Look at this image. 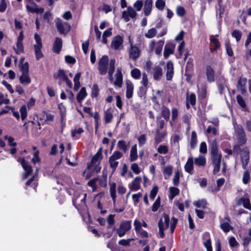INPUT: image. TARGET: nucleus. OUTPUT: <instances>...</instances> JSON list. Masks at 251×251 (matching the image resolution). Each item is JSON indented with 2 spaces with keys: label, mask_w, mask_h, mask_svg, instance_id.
I'll return each mask as SVG.
<instances>
[{
  "label": "nucleus",
  "mask_w": 251,
  "mask_h": 251,
  "mask_svg": "<svg viewBox=\"0 0 251 251\" xmlns=\"http://www.w3.org/2000/svg\"><path fill=\"white\" fill-rule=\"evenodd\" d=\"M168 147L166 145H160L157 148V152L159 153L165 154L168 152Z\"/></svg>",
  "instance_id": "nucleus-59"
},
{
  "label": "nucleus",
  "mask_w": 251,
  "mask_h": 251,
  "mask_svg": "<svg viewBox=\"0 0 251 251\" xmlns=\"http://www.w3.org/2000/svg\"><path fill=\"white\" fill-rule=\"evenodd\" d=\"M138 158L137 145L135 144L132 146L130 152V161H134Z\"/></svg>",
  "instance_id": "nucleus-39"
},
{
  "label": "nucleus",
  "mask_w": 251,
  "mask_h": 251,
  "mask_svg": "<svg viewBox=\"0 0 251 251\" xmlns=\"http://www.w3.org/2000/svg\"><path fill=\"white\" fill-rule=\"evenodd\" d=\"M233 151L237 153L241 152L242 166L243 168L245 169L250 160L249 150L248 148L245 147L241 150L239 145H235L233 147Z\"/></svg>",
  "instance_id": "nucleus-3"
},
{
  "label": "nucleus",
  "mask_w": 251,
  "mask_h": 251,
  "mask_svg": "<svg viewBox=\"0 0 251 251\" xmlns=\"http://www.w3.org/2000/svg\"><path fill=\"white\" fill-rule=\"evenodd\" d=\"M19 81L24 86H27L31 83V80L28 74H25L20 76Z\"/></svg>",
  "instance_id": "nucleus-37"
},
{
  "label": "nucleus",
  "mask_w": 251,
  "mask_h": 251,
  "mask_svg": "<svg viewBox=\"0 0 251 251\" xmlns=\"http://www.w3.org/2000/svg\"><path fill=\"white\" fill-rule=\"evenodd\" d=\"M173 167L172 165H168L163 169V175L165 179H167L173 174Z\"/></svg>",
  "instance_id": "nucleus-41"
},
{
  "label": "nucleus",
  "mask_w": 251,
  "mask_h": 251,
  "mask_svg": "<svg viewBox=\"0 0 251 251\" xmlns=\"http://www.w3.org/2000/svg\"><path fill=\"white\" fill-rule=\"evenodd\" d=\"M99 88L97 84H94L92 88L91 96L92 97H97L99 95Z\"/></svg>",
  "instance_id": "nucleus-64"
},
{
  "label": "nucleus",
  "mask_w": 251,
  "mask_h": 251,
  "mask_svg": "<svg viewBox=\"0 0 251 251\" xmlns=\"http://www.w3.org/2000/svg\"><path fill=\"white\" fill-rule=\"evenodd\" d=\"M167 134V133L166 130L160 131L159 129H157L154 137L155 144L158 145L162 142Z\"/></svg>",
  "instance_id": "nucleus-20"
},
{
  "label": "nucleus",
  "mask_w": 251,
  "mask_h": 251,
  "mask_svg": "<svg viewBox=\"0 0 251 251\" xmlns=\"http://www.w3.org/2000/svg\"><path fill=\"white\" fill-rule=\"evenodd\" d=\"M115 64L116 60L115 59H112L110 60L108 73L109 79L111 82H112L113 80V74L115 70Z\"/></svg>",
  "instance_id": "nucleus-29"
},
{
  "label": "nucleus",
  "mask_w": 251,
  "mask_h": 251,
  "mask_svg": "<svg viewBox=\"0 0 251 251\" xmlns=\"http://www.w3.org/2000/svg\"><path fill=\"white\" fill-rule=\"evenodd\" d=\"M161 115L166 121H168L170 118V111L168 108L163 106L161 109Z\"/></svg>",
  "instance_id": "nucleus-48"
},
{
  "label": "nucleus",
  "mask_w": 251,
  "mask_h": 251,
  "mask_svg": "<svg viewBox=\"0 0 251 251\" xmlns=\"http://www.w3.org/2000/svg\"><path fill=\"white\" fill-rule=\"evenodd\" d=\"M236 136L237 137V139L238 140V143L240 145H243L246 142L247 139L246 134H241Z\"/></svg>",
  "instance_id": "nucleus-63"
},
{
  "label": "nucleus",
  "mask_w": 251,
  "mask_h": 251,
  "mask_svg": "<svg viewBox=\"0 0 251 251\" xmlns=\"http://www.w3.org/2000/svg\"><path fill=\"white\" fill-rule=\"evenodd\" d=\"M117 146L120 150H122L125 153L128 150V144L124 140H119L118 142Z\"/></svg>",
  "instance_id": "nucleus-44"
},
{
  "label": "nucleus",
  "mask_w": 251,
  "mask_h": 251,
  "mask_svg": "<svg viewBox=\"0 0 251 251\" xmlns=\"http://www.w3.org/2000/svg\"><path fill=\"white\" fill-rule=\"evenodd\" d=\"M28 108L26 105H22L20 108V112L21 114V118L22 121H24L27 117Z\"/></svg>",
  "instance_id": "nucleus-46"
},
{
  "label": "nucleus",
  "mask_w": 251,
  "mask_h": 251,
  "mask_svg": "<svg viewBox=\"0 0 251 251\" xmlns=\"http://www.w3.org/2000/svg\"><path fill=\"white\" fill-rule=\"evenodd\" d=\"M29 3L30 4L26 5V9L28 12L37 14H42L44 12V9L43 8H38L37 5L33 1Z\"/></svg>",
  "instance_id": "nucleus-17"
},
{
  "label": "nucleus",
  "mask_w": 251,
  "mask_h": 251,
  "mask_svg": "<svg viewBox=\"0 0 251 251\" xmlns=\"http://www.w3.org/2000/svg\"><path fill=\"white\" fill-rule=\"evenodd\" d=\"M126 97L129 99L132 97L134 85L131 81L127 80L126 83Z\"/></svg>",
  "instance_id": "nucleus-27"
},
{
  "label": "nucleus",
  "mask_w": 251,
  "mask_h": 251,
  "mask_svg": "<svg viewBox=\"0 0 251 251\" xmlns=\"http://www.w3.org/2000/svg\"><path fill=\"white\" fill-rule=\"evenodd\" d=\"M87 94L85 87H82L76 96V100L79 103H81L82 101L87 96Z\"/></svg>",
  "instance_id": "nucleus-40"
},
{
  "label": "nucleus",
  "mask_w": 251,
  "mask_h": 251,
  "mask_svg": "<svg viewBox=\"0 0 251 251\" xmlns=\"http://www.w3.org/2000/svg\"><path fill=\"white\" fill-rule=\"evenodd\" d=\"M197 133L195 131L192 132L191 137L189 139V144L191 148L194 149L197 144Z\"/></svg>",
  "instance_id": "nucleus-42"
},
{
  "label": "nucleus",
  "mask_w": 251,
  "mask_h": 251,
  "mask_svg": "<svg viewBox=\"0 0 251 251\" xmlns=\"http://www.w3.org/2000/svg\"><path fill=\"white\" fill-rule=\"evenodd\" d=\"M210 157L212 165L214 167L213 174H216L220 170L222 155L219 151L218 147L216 141H214L211 145Z\"/></svg>",
  "instance_id": "nucleus-1"
},
{
  "label": "nucleus",
  "mask_w": 251,
  "mask_h": 251,
  "mask_svg": "<svg viewBox=\"0 0 251 251\" xmlns=\"http://www.w3.org/2000/svg\"><path fill=\"white\" fill-rule=\"evenodd\" d=\"M30 123H31L32 125L33 129H41L40 124H35L33 122H28V123H25L23 125V127L25 128L26 132H28V124Z\"/></svg>",
  "instance_id": "nucleus-54"
},
{
  "label": "nucleus",
  "mask_w": 251,
  "mask_h": 251,
  "mask_svg": "<svg viewBox=\"0 0 251 251\" xmlns=\"http://www.w3.org/2000/svg\"><path fill=\"white\" fill-rule=\"evenodd\" d=\"M56 25L60 34H66L70 29V26L69 24L67 22H62L59 19L57 20Z\"/></svg>",
  "instance_id": "nucleus-11"
},
{
  "label": "nucleus",
  "mask_w": 251,
  "mask_h": 251,
  "mask_svg": "<svg viewBox=\"0 0 251 251\" xmlns=\"http://www.w3.org/2000/svg\"><path fill=\"white\" fill-rule=\"evenodd\" d=\"M24 32L21 30L20 32L16 41L17 49H15L17 54H20L24 52V46L23 44V41L24 40Z\"/></svg>",
  "instance_id": "nucleus-16"
},
{
  "label": "nucleus",
  "mask_w": 251,
  "mask_h": 251,
  "mask_svg": "<svg viewBox=\"0 0 251 251\" xmlns=\"http://www.w3.org/2000/svg\"><path fill=\"white\" fill-rule=\"evenodd\" d=\"M194 160L192 157H189L184 166L185 171L190 174H193L194 169Z\"/></svg>",
  "instance_id": "nucleus-28"
},
{
  "label": "nucleus",
  "mask_w": 251,
  "mask_h": 251,
  "mask_svg": "<svg viewBox=\"0 0 251 251\" xmlns=\"http://www.w3.org/2000/svg\"><path fill=\"white\" fill-rule=\"evenodd\" d=\"M81 77V73H76L75 77L74 78V89L75 91H77L80 87V83L79 82V79Z\"/></svg>",
  "instance_id": "nucleus-43"
},
{
  "label": "nucleus",
  "mask_w": 251,
  "mask_h": 251,
  "mask_svg": "<svg viewBox=\"0 0 251 251\" xmlns=\"http://www.w3.org/2000/svg\"><path fill=\"white\" fill-rule=\"evenodd\" d=\"M155 5L157 9L163 10L166 5L165 0H157Z\"/></svg>",
  "instance_id": "nucleus-55"
},
{
  "label": "nucleus",
  "mask_w": 251,
  "mask_h": 251,
  "mask_svg": "<svg viewBox=\"0 0 251 251\" xmlns=\"http://www.w3.org/2000/svg\"><path fill=\"white\" fill-rule=\"evenodd\" d=\"M123 39L120 35H117L113 38L111 47L114 50H120L123 48Z\"/></svg>",
  "instance_id": "nucleus-14"
},
{
  "label": "nucleus",
  "mask_w": 251,
  "mask_h": 251,
  "mask_svg": "<svg viewBox=\"0 0 251 251\" xmlns=\"http://www.w3.org/2000/svg\"><path fill=\"white\" fill-rule=\"evenodd\" d=\"M34 39L36 42V44L34 45L35 57L37 60H39L43 57V54L41 51V49L42 48L41 39L37 33H35L34 34Z\"/></svg>",
  "instance_id": "nucleus-7"
},
{
  "label": "nucleus",
  "mask_w": 251,
  "mask_h": 251,
  "mask_svg": "<svg viewBox=\"0 0 251 251\" xmlns=\"http://www.w3.org/2000/svg\"><path fill=\"white\" fill-rule=\"evenodd\" d=\"M166 67V79L170 80L174 75V64L171 61H169L167 63Z\"/></svg>",
  "instance_id": "nucleus-26"
},
{
  "label": "nucleus",
  "mask_w": 251,
  "mask_h": 251,
  "mask_svg": "<svg viewBox=\"0 0 251 251\" xmlns=\"http://www.w3.org/2000/svg\"><path fill=\"white\" fill-rule=\"evenodd\" d=\"M102 158V148L100 147L97 153L92 157L90 162L88 163L87 168L97 173L99 172L101 170L100 164Z\"/></svg>",
  "instance_id": "nucleus-2"
},
{
  "label": "nucleus",
  "mask_w": 251,
  "mask_h": 251,
  "mask_svg": "<svg viewBox=\"0 0 251 251\" xmlns=\"http://www.w3.org/2000/svg\"><path fill=\"white\" fill-rule=\"evenodd\" d=\"M157 31L155 28H152L148 30L147 33L145 34V36L147 38H152L156 35Z\"/></svg>",
  "instance_id": "nucleus-52"
},
{
  "label": "nucleus",
  "mask_w": 251,
  "mask_h": 251,
  "mask_svg": "<svg viewBox=\"0 0 251 251\" xmlns=\"http://www.w3.org/2000/svg\"><path fill=\"white\" fill-rule=\"evenodd\" d=\"M206 163V159L205 156L200 155L194 159L195 164L199 167H204Z\"/></svg>",
  "instance_id": "nucleus-36"
},
{
  "label": "nucleus",
  "mask_w": 251,
  "mask_h": 251,
  "mask_svg": "<svg viewBox=\"0 0 251 251\" xmlns=\"http://www.w3.org/2000/svg\"><path fill=\"white\" fill-rule=\"evenodd\" d=\"M170 195L169 198L170 200H172L179 193V190L175 187H171L169 188Z\"/></svg>",
  "instance_id": "nucleus-47"
},
{
  "label": "nucleus",
  "mask_w": 251,
  "mask_h": 251,
  "mask_svg": "<svg viewBox=\"0 0 251 251\" xmlns=\"http://www.w3.org/2000/svg\"><path fill=\"white\" fill-rule=\"evenodd\" d=\"M210 50L214 51L217 50L220 47V43L217 38L213 36L210 37Z\"/></svg>",
  "instance_id": "nucleus-33"
},
{
  "label": "nucleus",
  "mask_w": 251,
  "mask_h": 251,
  "mask_svg": "<svg viewBox=\"0 0 251 251\" xmlns=\"http://www.w3.org/2000/svg\"><path fill=\"white\" fill-rule=\"evenodd\" d=\"M195 212L197 216L200 219H203L205 213H208L209 210H205L203 209H196Z\"/></svg>",
  "instance_id": "nucleus-57"
},
{
  "label": "nucleus",
  "mask_w": 251,
  "mask_h": 251,
  "mask_svg": "<svg viewBox=\"0 0 251 251\" xmlns=\"http://www.w3.org/2000/svg\"><path fill=\"white\" fill-rule=\"evenodd\" d=\"M109 192L110 196L113 201L115 210L117 212H122L125 209V207L124 206H122L120 208H118L117 207V205L116 204V199L117 198L116 184L115 182L109 183Z\"/></svg>",
  "instance_id": "nucleus-5"
},
{
  "label": "nucleus",
  "mask_w": 251,
  "mask_h": 251,
  "mask_svg": "<svg viewBox=\"0 0 251 251\" xmlns=\"http://www.w3.org/2000/svg\"><path fill=\"white\" fill-rule=\"evenodd\" d=\"M129 47L127 49L128 58L132 61H136L140 56L141 50L139 47L135 45L133 41L129 37Z\"/></svg>",
  "instance_id": "nucleus-4"
},
{
  "label": "nucleus",
  "mask_w": 251,
  "mask_h": 251,
  "mask_svg": "<svg viewBox=\"0 0 251 251\" xmlns=\"http://www.w3.org/2000/svg\"><path fill=\"white\" fill-rule=\"evenodd\" d=\"M164 45V41L161 40L156 43L154 40L152 41L150 44V48L151 50L155 49V52L156 54L160 55L161 53L163 47Z\"/></svg>",
  "instance_id": "nucleus-13"
},
{
  "label": "nucleus",
  "mask_w": 251,
  "mask_h": 251,
  "mask_svg": "<svg viewBox=\"0 0 251 251\" xmlns=\"http://www.w3.org/2000/svg\"><path fill=\"white\" fill-rule=\"evenodd\" d=\"M175 45L172 43L167 44L164 48V57L167 59L170 54L174 53Z\"/></svg>",
  "instance_id": "nucleus-24"
},
{
  "label": "nucleus",
  "mask_w": 251,
  "mask_h": 251,
  "mask_svg": "<svg viewBox=\"0 0 251 251\" xmlns=\"http://www.w3.org/2000/svg\"><path fill=\"white\" fill-rule=\"evenodd\" d=\"M230 220L228 218L225 217L223 221L221 222L220 227L225 232H228L232 229V226L229 224Z\"/></svg>",
  "instance_id": "nucleus-31"
},
{
  "label": "nucleus",
  "mask_w": 251,
  "mask_h": 251,
  "mask_svg": "<svg viewBox=\"0 0 251 251\" xmlns=\"http://www.w3.org/2000/svg\"><path fill=\"white\" fill-rule=\"evenodd\" d=\"M130 74L131 76L135 79H139L141 77V73L138 69H133L131 71Z\"/></svg>",
  "instance_id": "nucleus-51"
},
{
  "label": "nucleus",
  "mask_w": 251,
  "mask_h": 251,
  "mask_svg": "<svg viewBox=\"0 0 251 251\" xmlns=\"http://www.w3.org/2000/svg\"><path fill=\"white\" fill-rule=\"evenodd\" d=\"M233 125L236 136L245 134V131L241 125L234 123Z\"/></svg>",
  "instance_id": "nucleus-49"
},
{
  "label": "nucleus",
  "mask_w": 251,
  "mask_h": 251,
  "mask_svg": "<svg viewBox=\"0 0 251 251\" xmlns=\"http://www.w3.org/2000/svg\"><path fill=\"white\" fill-rule=\"evenodd\" d=\"M179 178H180V173L179 171H176L175 173V176L173 178V184L177 186L179 183Z\"/></svg>",
  "instance_id": "nucleus-60"
},
{
  "label": "nucleus",
  "mask_w": 251,
  "mask_h": 251,
  "mask_svg": "<svg viewBox=\"0 0 251 251\" xmlns=\"http://www.w3.org/2000/svg\"><path fill=\"white\" fill-rule=\"evenodd\" d=\"M247 82V79L245 78H240L238 81L237 87L240 88L241 90L244 89V86H245Z\"/></svg>",
  "instance_id": "nucleus-61"
},
{
  "label": "nucleus",
  "mask_w": 251,
  "mask_h": 251,
  "mask_svg": "<svg viewBox=\"0 0 251 251\" xmlns=\"http://www.w3.org/2000/svg\"><path fill=\"white\" fill-rule=\"evenodd\" d=\"M194 205L198 208H201L205 210H209L207 207V202L204 199L200 200L194 202Z\"/></svg>",
  "instance_id": "nucleus-34"
},
{
  "label": "nucleus",
  "mask_w": 251,
  "mask_h": 251,
  "mask_svg": "<svg viewBox=\"0 0 251 251\" xmlns=\"http://www.w3.org/2000/svg\"><path fill=\"white\" fill-rule=\"evenodd\" d=\"M171 113V120L172 122H175L178 117V112L177 108L176 107H173L172 108Z\"/></svg>",
  "instance_id": "nucleus-58"
},
{
  "label": "nucleus",
  "mask_w": 251,
  "mask_h": 251,
  "mask_svg": "<svg viewBox=\"0 0 251 251\" xmlns=\"http://www.w3.org/2000/svg\"><path fill=\"white\" fill-rule=\"evenodd\" d=\"M206 76L208 81L210 82L214 81V72L213 69L209 66L206 67Z\"/></svg>",
  "instance_id": "nucleus-38"
},
{
  "label": "nucleus",
  "mask_w": 251,
  "mask_h": 251,
  "mask_svg": "<svg viewBox=\"0 0 251 251\" xmlns=\"http://www.w3.org/2000/svg\"><path fill=\"white\" fill-rule=\"evenodd\" d=\"M232 36L236 39L237 42L240 40L242 37V33L238 30H234L231 33Z\"/></svg>",
  "instance_id": "nucleus-62"
},
{
  "label": "nucleus",
  "mask_w": 251,
  "mask_h": 251,
  "mask_svg": "<svg viewBox=\"0 0 251 251\" xmlns=\"http://www.w3.org/2000/svg\"><path fill=\"white\" fill-rule=\"evenodd\" d=\"M123 153L119 151H115L112 155L109 157V163L110 168L114 172L118 167L119 162L117 160L120 159L123 156Z\"/></svg>",
  "instance_id": "nucleus-8"
},
{
  "label": "nucleus",
  "mask_w": 251,
  "mask_h": 251,
  "mask_svg": "<svg viewBox=\"0 0 251 251\" xmlns=\"http://www.w3.org/2000/svg\"><path fill=\"white\" fill-rule=\"evenodd\" d=\"M62 47V41L60 38L56 37L53 45V51L56 53H59Z\"/></svg>",
  "instance_id": "nucleus-32"
},
{
  "label": "nucleus",
  "mask_w": 251,
  "mask_h": 251,
  "mask_svg": "<svg viewBox=\"0 0 251 251\" xmlns=\"http://www.w3.org/2000/svg\"><path fill=\"white\" fill-rule=\"evenodd\" d=\"M134 228L137 236L144 238L148 237V233L146 230L141 228L140 223L136 222Z\"/></svg>",
  "instance_id": "nucleus-21"
},
{
  "label": "nucleus",
  "mask_w": 251,
  "mask_h": 251,
  "mask_svg": "<svg viewBox=\"0 0 251 251\" xmlns=\"http://www.w3.org/2000/svg\"><path fill=\"white\" fill-rule=\"evenodd\" d=\"M108 57L106 55L102 56L99 61L98 70L100 74L105 75L107 72Z\"/></svg>",
  "instance_id": "nucleus-9"
},
{
  "label": "nucleus",
  "mask_w": 251,
  "mask_h": 251,
  "mask_svg": "<svg viewBox=\"0 0 251 251\" xmlns=\"http://www.w3.org/2000/svg\"><path fill=\"white\" fill-rule=\"evenodd\" d=\"M152 74L155 80H159L163 75V70L159 66H155L152 68Z\"/></svg>",
  "instance_id": "nucleus-22"
},
{
  "label": "nucleus",
  "mask_w": 251,
  "mask_h": 251,
  "mask_svg": "<svg viewBox=\"0 0 251 251\" xmlns=\"http://www.w3.org/2000/svg\"><path fill=\"white\" fill-rule=\"evenodd\" d=\"M170 223V217L167 214L163 215V219H161L158 222V227H162L163 229L165 230L168 228Z\"/></svg>",
  "instance_id": "nucleus-25"
},
{
  "label": "nucleus",
  "mask_w": 251,
  "mask_h": 251,
  "mask_svg": "<svg viewBox=\"0 0 251 251\" xmlns=\"http://www.w3.org/2000/svg\"><path fill=\"white\" fill-rule=\"evenodd\" d=\"M17 161L20 162L23 169L25 171V173L23 175V179H26L28 176H29L32 172V168L25 161V159L24 158H19L17 159Z\"/></svg>",
  "instance_id": "nucleus-12"
},
{
  "label": "nucleus",
  "mask_w": 251,
  "mask_h": 251,
  "mask_svg": "<svg viewBox=\"0 0 251 251\" xmlns=\"http://www.w3.org/2000/svg\"><path fill=\"white\" fill-rule=\"evenodd\" d=\"M237 204L238 205H243L245 208L251 210V204L250 203V200L248 197L244 196L239 199L237 201Z\"/></svg>",
  "instance_id": "nucleus-23"
},
{
  "label": "nucleus",
  "mask_w": 251,
  "mask_h": 251,
  "mask_svg": "<svg viewBox=\"0 0 251 251\" xmlns=\"http://www.w3.org/2000/svg\"><path fill=\"white\" fill-rule=\"evenodd\" d=\"M142 179L140 177H136L133 180L128 184V188L131 191H136L141 188V182Z\"/></svg>",
  "instance_id": "nucleus-19"
},
{
  "label": "nucleus",
  "mask_w": 251,
  "mask_h": 251,
  "mask_svg": "<svg viewBox=\"0 0 251 251\" xmlns=\"http://www.w3.org/2000/svg\"><path fill=\"white\" fill-rule=\"evenodd\" d=\"M131 228V221H123L119 227L116 229L117 233L120 237H123Z\"/></svg>",
  "instance_id": "nucleus-6"
},
{
  "label": "nucleus",
  "mask_w": 251,
  "mask_h": 251,
  "mask_svg": "<svg viewBox=\"0 0 251 251\" xmlns=\"http://www.w3.org/2000/svg\"><path fill=\"white\" fill-rule=\"evenodd\" d=\"M19 68L22 74L29 73V66L27 62H25L23 64H19Z\"/></svg>",
  "instance_id": "nucleus-53"
},
{
  "label": "nucleus",
  "mask_w": 251,
  "mask_h": 251,
  "mask_svg": "<svg viewBox=\"0 0 251 251\" xmlns=\"http://www.w3.org/2000/svg\"><path fill=\"white\" fill-rule=\"evenodd\" d=\"M196 100V97L194 94H191L190 95L187 96L186 101L189 102L191 105H195Z\"/></svg>",
  "instance_id": "nucleus-56"
},
{
  "label": "nucleus",
  "mask_w": 251,
  "mask_h": 251,
  "mask_svg": "<svg viewBox=\"0 0 251 251\" xmlns=\"http://www.w3.org/2000/svg\"><path fill=\"white\" fill-rule=\"evenodd\" d=\"M113 116L111 109H108L104 111V120L106 124L111 122Z\"/></svg>",
  "instance_id": "nucleus-45"
},
{
  "label": "nucleus",
  "mask_w": 251,
  "mask_h": 251,
  "mask_svg": "<svg viewBox=\"0 0 251 251\" xmlns=\"http://www.w3.org/2000/svg\"><path fill=\"white\" fill-rule=\"evenodd\" d=\"M86 196V193L80 194L75 199L73 200V204L77 209H79V207L76 205L79 206L80 207L85 205Z\"/></svg>",
  "instance_id": "nucleus-18"
},
{
  "label": "nucleus",
  "mask_w": 251,
  "mask_h": 251,
  "mask_svg": "<svg viewBox=\"0 0 251 251\" xmlns=\"http://www.w3.org/2000/svg\"><path fill=\"white\" fill-rule=\"evenodd\" d=\"M112 35V29L109 28L104 31L102 35V42L106 44L107 43V37H110Z\"/></svg>",
  "instance_id": "nucleus-50"
},
{
  "label": "nucleus",
  "mask_w": 251,
  "mask_h": 251,
  "mask_svg": "<svg viewBox=\"0 0 251 251\" xmlns=\"http://www.w3.org/2000/svg\"><path fill=\"white\" fill-rule=\"evenodd\" d=\"M153 1L152 0H146L145 1L144 11L146 16H149L151 11Z\"/></svg>",
  "instance_id": "nucleus-35"
},
{
  "label": "nucleus",
  "mask_w": 251,
  "mask_h": 251,
  "mask_svg": "<svg viewBox=\"0 0 251 251\" xmlns=\"http://www.w3.org/2000/svg\"><path fill=\"white\" fill-rule=\"evenodd\" d=\"M137 13L130 6L127 7L126 10L123 11L122 18L126 22L129 21L130 19H134L137 16Z\"/></svg>",
  "instance_id": "nucleus-10"
},
{
  "label": "nucleus",
  "mask_w": 251,
  "mask_h": 251,
  "mask_svg": "<svg viewBox=\"0 0 251 251\" xmlns=\"http://www.w3.org/2000/svg\"><path fill=\"white\" fill-rule=\"evenodd\" d=\"M202 243L206 251H213L210 235L209 232H205L202 235Z\"/></svg>",
  "instance_id": "nucleus-15"
},
{
  "label": "nucleus",
  "mask_w": 251,
  "mask_h": 251,
  "mask_svg": "<svg viewBox=\"0 0 251 251\" xmlns=\"http://www.w3.org/2000/svg\"><path fill=\"white\" fill-rule=\"evenodd\" d=\"M116 80L114 81V84L119 87H121L123 84V75L121 69L118 68L116 74Z\"/></svg>",
  "instance_id": "nucleus-30"
}]
</instances>
